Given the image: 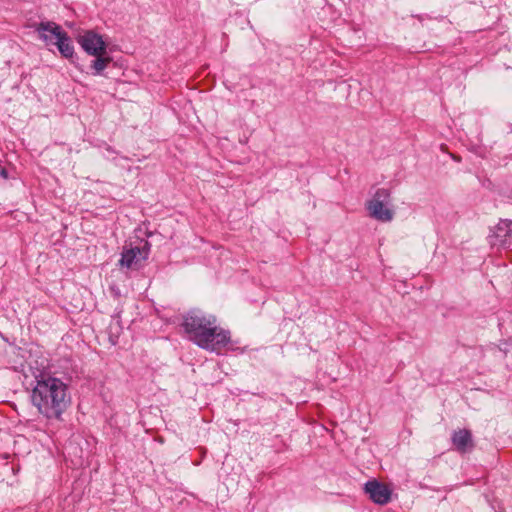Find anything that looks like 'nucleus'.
<instances>
[{
  "mask_svg": "<svg viewBox=\"0 0 512 512\" xmlns=\"http://www.w3.org/2000/svg\"><path fill=\"white\" fill-rule=\"evenodd\" d=\"M182 326L192 342L210 352H220L231 341L230 332L211 314L191 311L184 316Z\"/></svg>",
  "mask_w": 512,
  "mask_h": 512,
  "instance_id": "obj_1",
  "label": "nucleus"
},
{
  "mask_svg": "<svg viewBox=\"0 0 512 512\" xmlns=\"http://www.w3.org/2000/svg\"><path fill=\"white\" fill-rule=\"evenodd\" d=\"M67 385L59 378L41 374L31 393V402L47 419H60L70 405Z\"/></svg>",
  "mask_w": 512,
  "mask_h": 512,
  "instance_id": "obj_2",
  "label": "nucleus"
},
{
  "mask_svg": "<svg viewBox=\"0 0 512 512\" xmlns=\"http://www.w3.org/2000/svg\"><path fill=\"white\" fill-rule=\"evenodd\" d=\"M366 208L370 217L380 222H390L394 218L391 208L390 192L386 189H378L367 202Z\"/></svg>",
  "mask_w": 512,
  "mask_h": 512,
  "instance_id": "obj_3",
  "label": "nucleus"
},
{
  "mask_svg": "<svg viewBox=\"0 0 512 512\" xmlns=\"http://www.w3.org/2000/svg\"><path fill=\"white\" fill-rule=\"evenodd\" d=\"M150 248L147 242L142 246L125 248L119 261L122 267L138 269L147 260Z\"/></svg>",
  "mask_w": 512,
  "mask_h": 512,
  "instance_id": "obj_4",
  "label": "nucleus"
},
{
  "mask_svg": "<svg viewBox=\"0 0 512 512\" xmlns=\"http://www.w3.org/2000/svg\"><path fill=\"white\" fill-rule=\"evenodd\" d=\"M82 49L89 55L106 54L107 45L102 36L93 32L86 31L77 38Z\"/></svg>",
  "mask_w": 512,
  "mask_h": 512,
  "instance_id": "obj_5",
  "label": "nucleus"
},
{
  "mask_svg": "<svg viewBox=\"0 0 512 512\" xmlns=\"http://www.w3.org/2000/svg\"><path fill=\"white\" fill-rule=\"evenodd\" d=\"M364 490L376 504L385 505L391 500L392 489L387 484L377 480L365 483Z\"/></svg>",
  "mask_w": 512,
  "mask_h": 512,
  "instance_id": "obj_6",
  "label": "nucleus"
},
{
  "mask_svg": "<svg viewBox=\"0 0 512 512\" xmlns=\"http://www.w3.org/2000/svg\"><path fill=\"white\" fill-rule=\"evenodd\" d=\"M35 30L46 45H54L55 41L64 33L59 25L50 21L37 24Z\"/></svg>",
  "mask_w": 512,
  "mask_h": 512,
  "instance_id": "obj_7",
  "label": "nucleus"
},
{
  "mask_svg": "<svg viewBox=\"0 0 512 512\" xmlns=\"http://www.w3.org/2000/svg\"><path fill=\"white\" fill-rule=\"evenodd\" d=\"M452 443L456 449L462 453L470 451L473 448L471 432L467 429H459L452 434Z\"/></svg>",
  "mask_w": 512,
  "mask_h": 512,
  "instance_id": "obj_8",
  "label": "nucleus"
},
{
  "mask_svg": "<svg viewBox=\"0 0 512 512\" xmlns=\"http://www.w3.org/2000/svg\"><path fill=\"white\" fill-rule=\"evenodd\" d=\"M59 50V52L65 58L72 57L74 53V48L71 44V41L66 32H64L56 41L55 44Z\"/></svg>",
  "mask_w": 512,
  "mask_h": 512,
  "instance_id": "obj_9",
  "label": "nucleus"
},
{
  "mask_svg": "<svg viewBox=\"0 0 512 512\" xmlns=\"http://www.w3.org/2000/svg\"><path fill=\"white\" fill-rule=\"evenodd\" d=\"M496 236L505 238L504 243L508 239H512V220H500L496 226Z\"/></svg>",
  "mask_w": 512,
  "mask_h": 512,
  "instance_id": "obj_10",
  "label": "nucleus"
},
{
  "mask_svg": "<svg viewBox=\"0 0 512 512\" xmlns=\"http://www.w3.org/2000/svg\"><path fill=\"white\" fill-rule=\"evenodd\" d=\"M96 59L92 62V68L95 71V74H100L103 70H105L108 64L111 62V57L106 56V54L94 55Z\"/></svg>",
  "mask_w": 512,
  "mask_h": 512,
  "instance_id": "obj_11",
  "label": "nucleus"
}]
</instances>
